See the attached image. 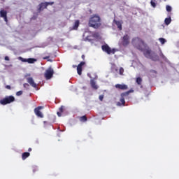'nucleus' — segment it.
<instances>
[{
	"instance_id": "bb28decb",
	"label": "nucleus",
	"mask_w": 179,
	"mask_h": 179,
	"mask_svg": "<svg viewBox=\"0 0 179 179\" xmlns=\"http://www.w3.org/2000/svg\"><path fill=\"white\" fill-rule=\"evenodd\" d=\"M120 75H124V68L120 67L119 70Z\"/></svg>"
},
{
	"instance_id": "2eb2a0df",
	"label": "nucleus",
	"mask_w": 179,
	"mask_h": 179,
	"mask_svg": "<svg viewBox=\"0 0 179 179\" xmlns=\"http://www.w3.org/2000/svg\"><path fill=\"white\" fill-rule=\"evenodd\" d=\"M86 62H81L78 66H77V72L78 75H82V66L83 65H85Z\"/></svg>"
},
{
	"instance_id": "393cba45",
	"label": "nucleus",
	"mask_w": 179,
	"mask_h": 179,
	"mask_svg": "<svg viewBox=\"0 0 179 179\" xmlns=\"http://www.w3.org/2000/svg\"><path fill=\"white\" fill-rule=\"evenodd\" d=\"M80 121H81V122H86V121H87V117H86V115L81 116Z\"/></svg>"
},
{
	"instance_id": "4468645a",
	"label": "nucleus",
	"mask_w": 179,
	"mask_h": 179,
	"mask_svg": "<svg viewBox=\"0 0 179 179\" xmlns=\"http://www.w3.org/2000/svg\"><path fill=\"white\" fill-rule=\"evenodd\" d=\"M115 87H116V89H119L120 90H127V89H128V85L125 84H116Z\"/></svg>"
},
{
	"instance_id": "dca6fc26",
	"label": "nucleus",
	"mask_w": 179,
	"mask_h": 179,
	"mask_svg": "<svg viewBox=\"0 0 179 179\" xmlns=\"http://www.w3.org/2000/svg\"><path fill=\"white\" fill-rule=\"evenodd\" d=\"M90 85H91V87L94 89V90H97V89H99V86L96 85V81H94V80L93 79L90 80Z\"/></svg>"
},
{
	"instance_id": "2f4dec72",
	"label": "nucleus",
	"mask_w": 179,
	"mask_h": 179,
	"mask_svg": "<svg viewBox=\"0 0 179 179\" xmlns=\"http://www.w3.org/2000/svg\"><path fill=\"white\" fill-rule=\"evenodd\" d=\"M160 57L162 58V59H166V56L164 55L163 52L160 53Z\"/></svg>"
},
{
	"instance_id": "a211bd4d",
	"label": "nucleus",
	"mask_w": 179,
	"mask_h": 179,
	"mask_svg": "<svg viewBox=\"0 0 179 179\" xmlns=\"http://www.w3.org/2000/svg\"><path fill=\"white\" fill-rule=\"evenodd\" d=\"M117 106L121 107V106H125V98L121 96L120 101L117 103Z\"/></svg>"
},
{
	"instance_id": "423d86ee",
	"label": "nucleus",
	"mask_w": 179,
	"mask_h": 179,
	"mask_svg": "<svg viewBox=\"0 0 179 179\" xmlns=\"http://www.w3.org/2000/svg\"><path fill=\"white\" fill-rule=\"evenodd\" d=\"M48 5H54V1L41 3L38 5V11L41 12V10H44V9H47V6H48Z\"/></svg>"
},
{
	"instance_id": "7ed1b4c3",
	"label": "nucleus",
	"mask_w": 179,
	"mask_h": 179,
	"mask_svg": "<svg viewBox=\"0 0 179 179\" xmlns=\"http://www.w3.org/2000/svg\"><path fill=\"white\" fill-rule=\"evenodd\" d=\"M143 55L145 58H149L150 59H152V61H159V56H157L155 52L149 48L145 49L143 51Z\"/></svg>"
},
{
	"instance_id": "cd10ccee",
	"label": "nucleus",
	"mask_w": 179,
	"mask_h": 179,
	"mask_svg": "<svg viewBox=\"0 0 179 179\" xmlns=\"http://www.w3.org/2000/svg\"><path fill=\"white\" fill-rule=\"evenodd\" d=\"M151 6H152V8H156V3L155 2V0H152L150 1Z\"/></svg>"
},
{
	"instance_id": "ddd939ff",
	"label": "nucleus",
	"mask_w": 179,
	"mask_h": 179,
	"mask_svg": "<svg viewBox=\"0 0 179 179\" xmlns=\"http://www.w3.org/2000/svg\"><path fill=\"white\" fill-rule=\"evenodd\" d=\"M0 16L4 18V22L8 23V12L4 10H0Z\"/></svg>"
},
{
	"instance_id": "7c9ffc66",
	"label": "nucleus",
	"mask_w": 179,
	"mask_h": 179,
	"mask_svg": "<svg viewBox=\"0 0 179 179\" xmlns=\"http://www.w3.org/2000/svg\"><path fill=\"white\" fill-rule=\"evenodd\" d=\"M23 87H24L25 89H29V84H27V83H24Z\"/></svg>"
},
{
	"instance_id": "c756f323",
	"label": "nucleus",
	"mask_w": 179,
	"mask_h": 179,
	"mask_svg": "<svg viewBox=\"0 0 179 179\" xmlns=\"http://www.w3.org/2000/svg\"><path fill=\"white\" fill-rule=\"evenodd\" d=\"M23 94V91H18L16 93V96H22Z\"/></svg>"
},
{
	"instance_id": "20e7f679",
	"label": "nucleus",
	"mask_w": 179,
	"mask_h": 179,
	"mask_svg": "<svg viewBox=\"0 0 179 179\" xmlns=\"http://www.w3.org/2000/svg\"><path fill=\"white\" fill-rule=\"evenodd\" d=\"M13 101H15V96L12 95L8 96L0 100V104H1V106H6V104H10V103H13Z\"/></svg>"
},
{
	"instance_id": "f257e3e1",
	"label": "nucleus",
	"mask_w": 179,
	"mask_h": 179,
	"mask_svg": "<svg viewBox=\"0 0 179 179\" xmlns=\"http://www.w3.org/2000/svg\"><path fill=\"white\" fill-rule=\"evenodd\" d=\"M90 27L93 29H99L101 27V18L98 15H93L89 20Z\"/></svg>"
},
{
	"instance_id": "c9c22d12",
	"label": "nucleus",
	"mask_w": 179,
	"mask_h": 179,
	"mask_svg": "<svg viewBox=\"0 0 179 179\" xmlns=\"http://www.w3.org/2000/svg\"><path fill=\"white\" fill-rule=\"evenodd\" d=\"M49 58H50V56H46V57H43V59H49Z\"/></svg>"
},
{
	"instance_id": "aec40b11",
	"label": "nucleus",
	"mask_w": 179,
	"mask_h": 179,
	"mask_svg": "<svg viewBox=\"0 0 179 179\" xmlns=\"http://www.w3.org/2000/svg\"><path fill=\"white\" fill-rule=\"evenodd\" d=\"M114 23L116 24L119 30H122V23L120 21L114 20Z\"/></svg>"
},
{
	"instance_id": "58836bf2",
	"label": "nucleus",
	"mask_w": 179,
	"mask_h": 179,
	"mask_svg": "<svg viewBox=\"0 0 179 179\" xmlns=\"http://www.w3.org/2000/svg\"><path fill=\"white\" fill-rule=\"evenodd\" d=\"M48 61H49L50 62H52V60L51 59H48Z\"/></svg>"
},
{
	"instance_id": "f8f14e48",
	"label": "nucleus",
	"mask_w": 179,
	"mask_h": 179,
	"mask_svg": "<svg viewBox=\"0 0 179 179\" xmlns=\"http://www.w3.org/2000/svg\"><path fill=\"white\" fill-rule=\"evenodd\" d=\"M28 83L34 89H37V84L34 82V80L31 77H27L26 78Z\"/></svg>"
},
{
	"instance_id": "1a4fd4ad",
	"label": "nucleus",
	"mask_w": 179,
	"mask_h": 179,
	"mask_svg": "<svg viewBox=\"0 0 179 179\" xmlns=\"http://www.w3.org/2000/svg\"><path fill=\"white\" fill-rule=\"evenodd\" d=\"M18 59L22 62H28V64H34V62H37V59H34V58L24 59L22 57H19Z\"/></svg>"
},
{
	"instance_id": "9b49d317",
	"label": "nucleus",
	"mask_w": 179,
	"mask_h": 179,
	"mask_svg": "<svg viewBox=\"0 0 179 179\" xmlns=\"http://www.w3.org/2000/svg\"><path fill=\"white\" fill-rule=\"evenodd\" d=\"M43 108H44V106H38L34 109V113L36 115H37V117H39L40 118H43L44 117L41 111H40V110H43Z\"/></svg>"
},
{
	"instance_id": "6e6552de",
	"label": "nucleus",
	"mask_w": 179,
	"mask_h": 179,
	"mask_svg": "<svg viewBox=\"0 0 179 179\" xmlns=\"http://www.w3.org/2000/svg\"><path fill=\"white\" fill-rule=\"evenodd\" d=\"M129 36L128 34L124 35V36L122 38V45L123 47H127V45L129 44Z\"/></svg>"
},
{
	"instance_id": "c85d7f7f",
	"label": "nucleus",
	"mask_w": 179,
	"mask_h": 179,
	"mask_svg": "<svg viewBox=\"0 0 179 179\" xmlns=\"http://www.w3.org/2000/svg\"><path fill=\"white\" fill-rule=\"evenodd\" d=\"M166 10L167 12H171V7L170 6L167 5L166 6Z\"/></svg>"
},
{
	"instance_id": "6ab92c4d",
	"label": "nucleus",
	"mask_w": 179,
	"mask_h": 179,
	"mask_svg": "<svg viewBox=\"0 0 179 179\" xmlns=\"http://www.w3.org/2000/svg\"><path fill=\"white\" fill-rule=\"evenodd\" d=\"M64 110H65V106H62L59 108V111L57 113V115H58V117H62V113L64 112Z\"/></svg>"
},
{
	"instance_id": "f03ea898",
	"label": "nucleus",
	"mask_w": 179,
	"mask_h": 179,
	"mask_svg": "<svg viewBox=\"0 0 179 179\" xmlns=\"http://www.w3.org/2000/svg\"><path fill=\"white\" fill-rule=\"evenodd\" d=\"M131 44L135 48H137V50H139L140 51H143V47H146L145 41L139 37L134 38L131 41Z\"/></svg>"
},
{
	"instance_id": "a878e982",
	"label": "nucleus",
	"mask_w": 179,
	"mask_h": 179,
	"mask_svg": "<svg viewBox=\"0 0 179 179\" xmlns=\"http://www.w3.org/2000/svg\"><path fill=\"white\" fill-rule=\"evenodd\" d=\"M159 41L161 43V44H164L166 41L164 38H159Z\"/></svg>"
},
{
	"instance_id": "39448f33",
	"label": "nucleus",
	"mask_w": 179,
	"mask_h": 179,
	"mask_svg": "<svg viewBox=\"0 0 179 179\" xmlns=\"http://www.w3.org/2000/svg\"><path fill=\"white\" fill-rule=\"evenodd\" d=\"M101 49L103 51H104V52H106L107 54L110 55V54H115V49H111V48H110V46H108V45L105 44L101 46Z\"/></svg>"
},
{
	"instance_id": "4be33fe9",
	"label": "nucleus",
	"mask_w": 179,
	"mask_h": 179,
	"mask_svg": "<svg viewBox=\"0 0 179 179\" xmlns=\"http://www.w3.org/2000/svg\"><path fill=\"white\" fill-rule=\"evenodd\" d=\"M29 156H30V152H23L22 155V160H26V159H27V157H29Z\"/></svg>"
},
{
	"instance_id": "f3484780",
	"label": "nucleus",
	"mask_w": 179,
	"mask_h": 179,
	"mask_svg": "<svg viewBox=\"0 0 179 179\" xmlns=\"http://www.w3.org/2000/svg\"><path fill=\"white\" fill-rule=\"evenodd\" d=\"M130 93H134V90L131 89L127 92L122 93L121 97H123L124 99H125V97H127V96H129Z\"/></svg>"
},
{
	"instance_id": "e433bc0d",
	"label": "nucleus",
	"mask_w": 179,
	"mask_h": 179,
	"mask_svg": "<svg viewBox=\"0 0 179 179\" xmlns=\"http://www.w3.org/2000/svg\"><path fill=\"white\" fill-rule=\"evenodd\" d=\"M81 58H83V59H85V55H83L81 56Z\"/></svg>"
},
{
	"instance_id": "a19ab883",
	"label": "nucleus",
	"mask_w": 179,
	"mask_h": 179,
	"mask_svg": "<svg viewBox=\"0 0 179 179\" xmlns=\"http://www.w3.org/2000/svg\"><path fill=\"white\" fill-rule=\"evenodd\" d=\"M153 72H155L156 73V71H153Z\"/></svg>"
},
{
	"instance_id": "412c9836",
	"label": "nucleus",
	"mask_w": 179,
	"mask_h": 179,
	"mask_svg": "<svg viewBox=\"0 0 179 179\" xmlns=\"http://www.w3.org/2000/svg\"><path fill=\"white\" fill-rule=\"evenodd\" d=\"M79 24H80V21H79L78 20H76L73 26V30H77L79 27Z\"/></svg>"
},
{
	"instance_id": "b1692460",
	"label": "nucleus",
	"mask_w": 179,
	"mask_h": 179,
	"mask_svg": "<svg viewBox=\"0 0 179 179\" xmlns=\"http://www.w3.org/2000/svg\"><path fill=\"white\" fill-rule=\"evenodd\" d=\"M136 82L138 86L142 85V78L141 77L137 78Z\"/></svg>"
},
{
	"instance_id": "473e14b6",
	"label": "nucleus",
	"mask_w": 179,
	"mask_h": 179,
	"mask_svg": "<svg viewBox=\"0 0 179 179\" xmlns=\"http://www.w3.org/2000/svg\"><path fill=\"white\" fill-rule=\"evenodd\" d=\"M99 99L100 101H103V99H104V95H100Z\"/></svg>"
},
{
	"instance_id": "4c0bfd02",
	"label": "nucleus",
	"mask_w": 179,
	"mask_h": 179,
	"mask_svg": "<svg viewBox=\"0 0 179 179\" xmlns=\"http://www.w3.org/2000/svg\"><path fill=\"white\" fill-rule=\"evenodd\" d=\"M28 152H31V148H29L28 149Z\"/></svg>"
},
{
	"instance_id": "f704fd0d",
	"label": "nucleus",
	"mask_w": 179,
	"mask_h": 179,
	"mask_svg": "<svg viewBox=\"0 0 179 179\" xmlns=\"http://www.w3.org/2000/svg\"><path fill=\"white\" fill-rule=\"evenodd\" d=\"M4 59H5V61H9V57L6 56V57H4Z\"/></svg>"
},
{
	"instance_id": "9d476101",
	"label": "nucleus",
	"mask_w": 179,
	"mask_h": 179,
	"mask_svg": "<svg viewBox=\"0 0 179 179\" xmlns=\"http://www.w3.org/2000/svg\"><path fill=\"white\" fill-rule=\"evenodd\" d=\"M43 108H44V106H38L34 109V113L36 115H37V117H39L40 118H43L44 117L41 111H40V110H43Z\"/></svg>"
},
{
	"instance_id": "ea45409f",
	"label": "nucleus",
	"mask_w": 179,
	"mask_h": 179,
	"mask_svg": "<svg viewBox=\"0 0 179 179\" xmlns=\"http://www.w3.org/2000/svg\"><path fill=\"white\" fill-rule=\"evenodd\" d=\"M73 68H76V65H73Z\"/></svg>"
},
{
	"instance_id": "72a5a7b5",
	"label": "nucleus",
	"mask_w": 179,
	"mask_h": 179,
	"mask_svg": "<svg viewBox=\"0 0 179 179\" xmlns=\"http://www.w3.org/2000/svg\"><path fill=\"white\" fill-rule=\"evenodd\" d=\"M6 89H8V90H10L12 87H10V85H6Z\"/></svg>"
},
{
	"instance_id": "5701e85b",
	"label": "nucleus",
	"mask_w": 179,
	"mask_h": 179,
	"mask_svg": "<svg viewBox=\"0 0 179 179\" xmlns=\"http://www.w3.org/2000/svg\"><path fill=\"white\" fill-rule=\"evenodd\" d=\"M164 22H165V24H166V26H169V24L171 23V17L166 18Z\"/></svg>"
},
{
	"instance_id": "0eeeda50",
	"label": "nucleus",
	"mask_w": 179,
	"mask_h": 179,
	"mask_svg": "<svg viewBox=\"0 0 179 179\" xmlns=\"http://www.w3.org/2000/svg\"><path fill=\"white\" fill-rule=\"evenodd\" d=\"M54 76V69L52 67H49L45 73V78L47 80L51 79Z\"/></svg>"
}]
</instances>
